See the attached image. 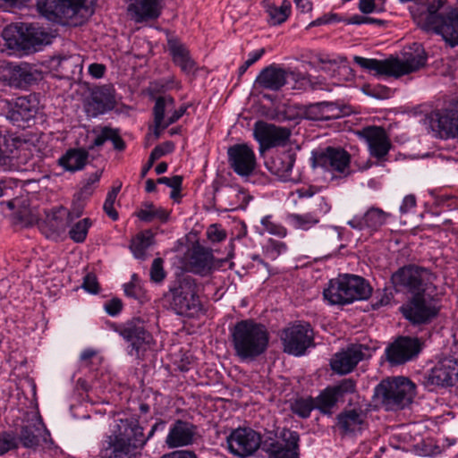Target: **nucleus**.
<instances>
[{"mask_svg":"<svg viewBox=\"0 0 458 458\" xmlns=\"http://www.w3.org/2000/svg\"><path fill=\"white\" fill-rule=\"evenodd\" d=\"M165 422L162 420L157 421L145 437L143 428L138 421L120 420L115 430L108 437L107 446L105 450L106 458H131V451L142 447L148 439L153 437L156 431H163Z\"/></svg>","mask_w":458,"mask_h":458,"instance_id":"nucleus-1","label":"nucleus"},{"mask_svg":"<svg viewBox=\"0 0 458 458\" xmlns=\"http://www.w3.org/2000/svg\"><path fill=\"white\" fill-rule=\"evenodd\" d=\"M232 344L236 356L254 360L266 352L269 342L267 327L253 319L237 322L231 329Z\"/></svg>","mask_w":458,"mask_h":458,"instance_id":"nucleus-2","label":"nucleus"},{"mask_svg":"<svg viewBox=\"0 0 458 458\" xmlns=\"http://www.w3.org/2000/svg\"><path fill=\"white\" fill-rule=\"evenodd\" d=\"M96 2L97 0H38L37 7L51 21L78 26L93 14Z\"/></svg>","mask_w":458,"mask_h":458,"instance_id":"nucleus-3","label":"nucleus"},{"mask_svg":"<svg viewBox=\"0 0 458 458\" xmlns=\"http://www.w3.org/2000/svg\"><path fill=\"white\" fill-rule=\"evenodd\" d=\"M403 55V60L399 58L377 60L355 55L353 61L361 68L369 72H374L375 75L396 78L417 72L426 64L427 54L419 45L416 46L413 51L405 52Z\"/></svg>","mask_w":458,"mask_h":458,"instance_id":"nucleus-4","label":"nucleus"},{"mask_svg":"<svg viewBox=\"0 0 458 458\" xmlns=\"http://www.w3.org/2000/svg\"><path fill=\"white\" fill-rule=\"evenodd\" d=\"M199 292V286L196 279L190 276H182L171 282L165 296L171 309L176 314L194 317L202 310Z\"/></svg>","mask_w":458,"mask_h":458,"instance_id":"nucleus-5","label":"nucleus"},{"mask_svg":"<svg viewBox=\"0 0 458 458\" xmlns=\"http://www.w3.org/2000/svg\"><path fill=\"white\" fill-rule=\"evenodd\" d=\"M416 394V386L403 377L382 380L374 389V400L386 411H399L410 405Z\"/></svg>","mask_w":458,"mask_h":458,"instance_id":"nucleus-6","label":"nucleus"},{"mask_svg":"<svg viewBox=\"0 0 458 458\" xmlns=\"http://www.w3.org/2000/svg\"><path fill=\"white\" fill-rule=\"evenodd\" d=\"M2 37L6 47L13 52L38 51L42 46L51 44L54 38L43 28L26 23L6 26Z\"/></svg>","mask_w":458,"mask_h":458,"instance_id":"nucleus-7","label":"nucleus"},{"mask_svg":"<svg viewBox=\"0 0 458 458\" xmlns=\"http://www.w3.org/2000/svg\"><path fill=\"white\" fill-rule=\"evenodd\" d=\"M371 291L370 285L361 276L345 274L330 280L323 295L330 304L344 305L368 299Z\"/></svg>","mask_w":458,"mask_h":458,"instance_id":"nucleus-8","label":"nucleus"},{"mask_svg":"<svg viewBox=\"0 0 458 458\" xmlns=\"http://www.w3.org/2000/svg\"><path fill=\"white\" fill-rule=\"evenodd\" d=\"M434 274L427 267L414 264L398 268L391 276V283L397 293L411 295L427 293L432 286Z\"/></svg>","mask_w":458,"mask_h":458,"instance_id":"nucleus-9","label":"nucleus"},{"mask_svg":"<svg viewBox=\"0 0 458 458\" xmlns=\"http://www.w3.org/2000/svg\"><path fill=\"white\" fill-rule=\"evenodd\" d=\"M446 0H433L422 13L420 21L427 30H434L442 35L443 38L451 47L458 46V12L451 13L448 16L438 13Z\"/></svg>","mask_w":458,"mask_h":458,"instance_id":"nucleus-10","label":"nucleus"},{"mask_svg":"<svg viewBox=\"0 0 458 458\" xmlns=\"http://www.w3.org/2000/svg\"><path fill=\"white\" fill-rule=\"evenodd\" d=\"M403 317L414 325L427 324L435 318L439 307L437 301L426 293L411 295L407 303L401 307Z\"/></svg>","mask_w":458,"mask_h":458,"instance_id":"nucleus-11","label":"nucleus"},{"mask_svg":"<svg viewBox=\"0 0 458 458\" xmlns=\"http://www.w3.org/2000/svg\"><path fill=\"white\" fill-rule=\"evenodd\" d=\"M281 339L284 352L301 356L313 345V330L309 323L293 324L283 331Z\"/></svg>","mask_w":458,"mask_h":458,"instance_id":"nucleus-12","label":"nucleus"},{"mask_svg":"<svg viewBox=\"0 0 458 458\" xmlns=\"http://www.w3.org/2000/svg\"><path fill=\"white\" fill-rule=\"evenodd\" d=\"M226 442L229 452L239 457L253 454L263 444L260 434L250 428L233 429Z\"/></svg>","mask_w":458,"mask_h":458,"instance_id":"nucleus-13","label":"nucleus"},{"mask_svg":"<svg viewBox=\"0 0 458 458\" xmlns=\"http://www.w3.org/2000/svg\"><path fill=\"white\" fill-rule=\"evenodd\" d=\"M111 327L125 341L131 343V350L136 354L144 344H149L152 335L146 328V322L140 317L132 318L122 324L113 323Z\"/></svg>","mask_w":458,"mask_h":458,"instance_id":"nucleus-14","label":"nucleus"},{"mask_svg":"<svg viewBox=\"0 0 458 458\" xmlns=\"http://www.w3.org/2000/svg\"><path fill=\"white\" fill-rule=\"evenodd\" d=\"M427 121L439 138H458V101L451 108L431 112Z\"/></svg>","mask_w":458,"mask_h":458,"instance_id":"nucleus-15","label":"nucleus"},{"mask_svg":"<svg viewBox=\"0 0 458 458\" xmlns=\"http://www.w3.org/2000/svg\"><path fill=\"white\" fill-rule=\"evenodd\" d=\"M370 356V348L365 344H354L336 352L331 360L330 366L335 373L345 375L352 372L360 361Z\"/></svg>","mask_w":458,"mask_h":458,"instance_id":"nucleus-16","label":"nucleus"},{"mask_svg":"<svg viewBox=\"0 0 458 458\" xmlns=\"http://www.w3.org/2000/svg\"><path fill=\"white\" fill-rule=\"evenodd\" d=\"M115 89L112 85H103L91 89L84 100V110L89 116L97 117L116 106Z\"/></svg>","mask_w":458,"mask_h":458,"instance_id":"nucleus-17","label":"nucleus"},{"mask_svg":"<svg viewBox=\"0 0 458 458\" xmlns=\"http://www.w3.org/2000/svg\"><path fill=\"white\" fill-rule=\"evenodd\" d=\"M425 385L453 386L458 383V359L448 356L441 359L425 376Z\"/></svg>","mask_w":458,"mask_h":458,"instance_id":"nucleus-18","label":"nucleus"},{"mask_svg":"<svg viewBox=\"0 0 458 458\" xmlns=\"http://www.w3.org/2000/svg\"><path fill=\"white\" fill-rule=\"evenodd\" d=\"M300 435L296 431H284L282 442L276 439L265 440L262 450L268 458H300Z\"/></svg>","mask_w":458,"mask_h":458,"instance_id":"nucleus-19","label":"nucleus"},{"mask_svg":"<svg viewBox=\"0 0 458 458\" xmlns=\"http://www.w3.org/2000/svg\"><path fill=\"white\" fill-rule=\"evenodd\" d=\"M422 345L417 337L400 336L386 349V360L392 365L403 364L417 357Z\"/></svg>","mask_w":458,"mask_h":458,"instance_id":"nucleus-20","label":"nucleus"},{"mask_svg":"<svg viewBox=\"0 0 458 458\" xmlns=\"http://www.w3.org/2000/svg\"><path fill=\"white\" fill-rule=\"evenodd\" d=\"M228 162L233 171L242 176L248 177L256 169V155L249 145L234 144L227 149Z\"/></svg>","mask_w":458,"mask_h":458,"instance_id":"nucleus-21","label":"nucleus"},{"mask_svg":"<svg viewBox=\"0 0 458 458\" xmlns=\"http://www.w3.org/2000/svg\"><path fill=\"white\" fill-rule=\"evenodd\" d=\"M316 166L331 173L347 174L350 169L351 155L344 148L327 147L314 157Z\"/></svg>","mask_w":458,"mask_h":458,"instance_id":"nucleus-22","label":"nucleus"},{"mask_svg":"<svg viewBox=\"0 0 458 458\" xmlns=\"http://www.w3.org/2000/svg\"><path fill=\"white\" fill-rule=\"evenodd\" d=\"M359 135L368 144L369 155L378 161H385L392 143L386 130L379 126H368L363 128Z\"/></svg>","mask_w":458,"mask_h":458,"instance_id":"nucleus-23","label":"nucleus"},{"mask_svg":"<svg viewBox=\"0 0 458 458\" xmlns=\"http://www.w3.org/2000/svg\"><path fill=\"white\" fill-rule=\"evenodd\" d=\"M290 135V130L285 127H279L263 121H258L254 124V137L261 148L284 145Z\"/></svg>","mask_w":458,"mask_h":458,"instance_id":"nucleus-24","label":"nucleus"},{"mask_svg":"<svg viewBox=\"0 0 458 458\" xmlns=\"http://www.w3.org/2000/svg\"><path fill=\"white\" fill-rule=\"evenodd\" d=\"M0 80L11 87L23 88L35 81L36 77L28 63H7L0 67Z\"/></svg>","mask_w":458,"mask_h":458,"instance_id":"nucleus-25","label":"nucleus"},{"mask_svg":"<svg viewBox=\"0 0 458 458\" xmlns=\"http://www.w3.org/2000/svg\"><path fill=\"white\" fill-rule=\"evenodd\" d=\"M198 435L197 427L186 420H176L171 426L165 437V445L171 448L191 445Z\"/></svg>","mask_w":458,"mask_h":458,"instance_id":"nucleus-26","label":"nucleus"},{"mask_svg":"<svg viewBox=\"0 0 458 458\" xmlns=\"http://www.w3.org/2000/svg\"><path fill=\"white\" fill-rule=\"evenodd\" d=\"M37 111L34 97H19L9 105L6 117L14 125L25 127V124L35 117Z\"/></svg>","mask_w":458,"mask_h":458,"instance_id":"nucleus-27","label":"nucleus"},{"mask_svg":"<svg viewBox=\"0 0 458 458\" xmlns=\"http://www.w3.org/2000/svg\"><path fill=\"white\" fill-rule=\"evenodd\" d=\"M172 99L170 98H156L155 106L153 108L154 117V135L158 139L161 131L166 129L169 125L176 123L187 111L189 105L183 104L180 106V110L173 115L164 120V112L169 111L172 108Z\"/></svg>","mask_w":458,"mask_h":458,"instance_id":"nucleus-28","label":"nucleus"},{"mask_svg":"<svg viewBox=\"0 0 458 458\" xmlns=\"http://www.w3.org/2000/svg\"><path fill=\"white\" fill-rule=\"evenodd\" d=\"M295 159L296 155L291 150L277 151L266 160L265 165L271 174L287 182L291 180Z\"/></svg>","mask_w":458,"mask_h":458,"instance_id":"nucleus-29","label":"nucleus"},{"mask_svg":"<svg viewBox=\"0 0 458 458\" xmlns=\"http://www.w3.org/2000/svg\"><path fill=\"white\" fill-rule=\"evenodd\" d=\"M337 427L343 435L360 433L367 425V414L361 409L344 410L337 417Z\"/></svg>","mask_w":458,"mask_h":458,"instance_id":"nucleus-30","label":"nucleus"},{"mask_svg":"<svg viewBox=\"0 0 458 458\" xmlns=\"http://www.w3.org/2000/svg\"><path fill=\"white\" fill-rule=\"evenodd\" d=\"M213 254L209 249L199 244L193 245L186 257V265L192 273L205 276L213 266Z\"/></svg>","mask_w":458,"mask_h":458,"instance_id":"nucleus-31","label":"nucleus"},{"mask_svg":"<svg viewBox=\"0 0 458 458\" xmlns=\"http://www.w3.org/2000/svg\"><path fill=\"white\" fill-rule=\"evenodd\" d=\"M17 437L19 445L21 444L24 448L36 451L41 442H47L50 432L40 420L35 424L22 426Z\"/></svg>","mask_w":458,"mask_h":458,"instance_id":"nucleus-32","label":"nucleus"},{"mask_svg":"<svg viewBox=\"0 0 458 458\" xmlns=\"http://www.w3.org/2000/svg\"><path fill=\"white\" fill-rule=\"evenodd\" d=\"M127 11L136 22L156 20L161 14V0H130Z\"/></svg>","mask_w":458,"mask_h":458,"instance_id":"nucleus-33","label":"nucleus"},{"mask_svg":"<svg viewBox=\"0 0 458 458\" xmlns=\"http://www.w3.org/2000/svg\"><path fill=\"white\" fill-rule=\"evenodd\" d=\"M390 215L378 208H370L362 216H354L348 225L357 230L377 231L384 225Z\"/></svg>","mask_w":458,"mask_h":458,"instance_id":"nucleus-34","label":"nucleus"},{"mask_svg":"<svg viewBox=\"0 0 458 458\" xmlns=\"http://www.w3.org/2000/svg\"><path fill=\"white\" fill-rule=\"evenodd\" d=\"M286 80L287 72L276 64H271L260 72L256 83L263 89L277 91L285 85Z\"/></svg>","mask_w":458,"mask_h":458,"instance_id":"nucleus-35","label":"nucleus"},{"mask_svg":"<svg viewBox=\"0 0 458 458\" xmlns=\"http://www.w3.org/2000/svg\"><path fill=\"white\" fill-rule=\"evenodd\" d=\"M262 6L267 14V21L272 26L283 24L292 13V3L290 0H283L279 5L269 0H264Z\"/></svg>","mask_w":458,"mask_h":458,"instance_id":"nucleus-36","label":"nucleus"},{"mask_svg":"<svg viewBox=\"0 0 458 458\" xmlns=\"http://www.w3.org/2000/svg\"><path fill=\"white\" fill-rule=\"evenodd\" d=\"M168 47L174 62L182 71L191 72L194 68V61L191 58L186 47L176 40H169Z\"/></svg>","mask_w":458,"mask_h":458,"instance_id":"nucleus-37","label":"nucleus"},{"mask_svg":"<svg viewBox=\"0 0 458 458\" xmlns=\"http://www.w3.org/2000/svg\"><path fill=\"white\" fill-rule=\"evenodd\" d=\"M88 157L89 153L84 149H69L65 155L59 159V165L67 171L75 172L84 167Z\"/></svg>","mask_w":458,"mask_h":458,"instance_id":"nucleus-38","label":"nucleus"},{"mask_svg":"<svg viewBox=\"0 0 458 458\" xmlns=\"http://www.w3.org/2000/svg\"><path fill=\"white\" fill-rule=\"evenodd\" d=\"M106 140H111L114 149L116 150L122 151L125 148V142L121 138L119 130L109 126H104L101 128L100 133L95 138L93 144L89 148L92 149L95 147H100Z\"/></svg>","mask_w":458,"mask_h":458,"instance_id":"nucleus-39","label":"nucleus"},{"mask_svg":"<svg viewBox=\"0 0 458 458\" xmlns=\"http://www.w3.org/2000/svg\"><path fill=\"white\" fill-rule=\"evenodd\" d=\"M153 233L151 231L148 230L138 233L131 240L130 249L136 259H146V252L148 249L153 244Z\"/></svg>","mask_w":458,"mask_h":458,"instance_id":"nucleus-40","label":"nucleus"},{"mask_svg":"<svg viewBox=\"0 0 458 458\" xmlns=\"http://www.w3.org/2000/svg\"><path fill=\"white\" fill-rule=\"evenodd\" d=\"M285 220L294 229L303 231H308L319 223V218L313 213H289L286 215Z\"/></svg>","mask_w":458,"mask_h":458,"instance_id":"nucleus-41","label":"nucleus"},{"mask_svg":"<svg viewBox=\"0 0 458 458\" xmlns=\"http://www.w3.org/2000/svg\"><path fill=\"white\" fill-rule=\"evenodd\" d=\"M136 215L144 222H152L155 219L165 221L168 217V213L164 208H156L152 203H145Z\"/></svg>","mask_w":458,"mask_h":458,"instance_id":"nucleus-42","label":"nucleus"},{"mask_svg":"<svg viewBox=\"0 0 458 458\" xmlns=\"http://www.w3.org/2000/svg\"><path fill=\"white\" fill-rule=\"evenodd\" d=\"M290 409L293 413L300 418L307 419L310 416L311 411L316 409V402L312 397H300L291 403Z\"/></svg>","mask_w":458,"mask_h":458,"instance_id":"nucleus-43","label":"nucleus"},{"mask_svg":"<svg viewBox=\"0 0 458 458\" xmlns=\"http://www.w3.org/2000/svg\"><path fill=\"white\" fill-rule=\"evenodd\" d=\"M316 409L322 413H330L331 409L337 403L338 398L329 387H327L316 399Z\"/></svg>","mask_w":458,"mask_h":458,"instance_id":"nucleus-44","label":"nucleus"},{"mask_svg":"<svg viewBox=\"0 0 458 458\" xmlns=\"http://www.w3.org/2000/svg\"><path fill=\"white\" fill-rule=\"evenodd\" d=\"M19 448V440L15 432L12 430L0 431V456Z\"/></svg>","mask_w":458,"mask_h":458,"instance_id":"nucleus-45","label":"nucleus"},{"mask_svg":"<svg viewBox=\"0 0 458 458\" xmlns=\"http://www.w3.org/2000/svg\"><path fill=\"white\" fill-rule=\"evenodd\" d=\"M92 223L89 218H83L74 224L69 230L70 238L75 242H83Z\"/></svg>","mask_w":458,"mask_h":458,"instance_id":"nucleus-46","label":"nucleus"},{"mask_svg":"<svg viewBox=\"0 0 458 458\" xmlns=\"http://www.w3.org/2000/svg\"><path fill=\"white\" fill-rule=\"evenodd\" d=\"M260 223L263 230L262 233L267 232L278 237H284L287 234L286 228L276 222L271 215L265 216Z\"/></svg>","mask_w":458,"mask_h":458,"instance_id":"nucleus-47","label":"nucleus"},{"mask_svg":"<svg viewBox=\"0 0 458 458\" xmlns=\"http://www.w3.org/2000/svg\"><path fill=\"white\" fill-rule=\"evenodd\" d=\"M15 148L14 140L0 132V165H4L10 160Z\"/></svg>","mask_w":458,"mask_h":458,"instance_id":"nucleus-48","label":"nucleus"},{"mask_svg":"<svg viewBox=\"0 0 458 458\" xmlns=\"http://www.w3.org/2000/svg\"><path fill=\"white\" fill-rule=\"evenodd\" d=\"M59 65L63 70L70 72L72 75H75L82 71V59L79 55L64 57L60 60Z\"/></svg>","mask_w":458,"mask_h":458,"instance_id":"nucleus-49","label":"nucleus"},{"mask_svg":"<svg viewBox=\"0 0 458 458\" xmlns=\"http://www.w3.org/2000/svg\"><path fill=\"white\" fill-rule=\"evenodd\" d=\"M121 186L114 187L107 192L106 200L104 202L103 209L106 214L114 221L118 219V213L114 208V204L120 191Z\"/></svg>","mask_w":458,"mask_h":458,"instance_id":"nucleus-50","label":"nucleus"},{"mask_svg":"<svg viewBox=\"0 0 458 458\" xmlns=\"http://www.w3.org/2000/svg\"><path fill=\"white\" fill-rule=\"evenodd\" d=\"M338 400L344 395L353 394L356 391V382L352 378H344L337 385L330 386Z\"/></svg>","mask_w":458,"mask_h":458,"instance_id":"nucleus-51","label":"nucleus"},{"mask_svg":"<svg viewBox=\"0 0 458 458\" xmlns=\"http://www.w3.org/2000/svg\"><path fill=\"white\" fill-rule=\"evenodd\" d=\"M319 104L322 108V113L320 114V117H322L323 120L337 119V118L343 116V114H344L343 110L339 106H337L335 103L322 102Z\"/></svg>","mask_w":458,"mask_h":458,"instance_id":"nucleus-52","label":"nucleus"},{"mask_svg":"<svg viewBox=\"0 0 458 458\" xmlns=\"http://www.w3.org/2000/svg\"><path fill=\"white\" fill-rule=\"evenodd\" d=\"M164 260L161 258H157L153 260L149 276L152 282L159 284L164 281L166 273L164 269Z\"/></svg>","mask_w":458,"mask_h":458,"instance_id":"nucleus-53","label":"nucleus"},{"mask_svg":"<svg viewBox=\"0 0 458 458\" xmlns=\"http://www.w3.org/2000/svg\"><path fill=\"white\" fill-rule=\"evenodd\" d=\"M287 246L284 242L277 240L270 239L267 244V253L272 258L276 259L280 254L285 252Z\"/></svg>","mask_w":458,"mask_h":458,"instance_id":"nucleus-54","label":"nucleus"},{"mask_svg":"<svg viewBox=\"0 0 458 458\" xmlns=\"http://www.w3.org/2000/svg\"><path fill=\"white\" fill-rule=\"evenodd\" d=\"M174 149V143L171 141H165L162 144L156 146L152 149L149 156L151 157L152 160H157L160 157H164L165 155L173 152Z\"/></svg>","mask_w":458,"mask_h":458,"instance_id":"nucleus-55","label":"nucleus"},{"mask_svg":"<svg viewBox=\"0 0 458 458\" xmlns=\"http://www.w3.org/2000/svg\"><path fill=\"white\" fill-rule=\"evenodd\" d=\"M208 238L213 242H220L226 238V233L217 225H211L207 231Z\"/></svg>","mask_w":458,"mask_h":458,"instance_id":"nucleus-56","label":"nucleus"},{"mask_svg":"<svg viewBox=\"0 0 458 458\" xmlns=\"http://www.w3.org/2000/svg\"><path fill=\"white\" fill-rule=\"evenodd\" d=\"M104 308L108 315L114 317L122 311L123 302L120 299L114 298L106 302Z\"/></svg>","mask_w":458,"mask_h":458,"instance_id":"nucleus-57","label":"nucleus"},{"mask_svg":"<svg viewBox=\"0 0 458 458\" xmlns=\"http://www.w3.org/2000/svg\"><path fill=\"white\" fill-rule=\"evenodd\" d=\"M82 287L90 293H98L99 287L97 277L92 274H88L84 277Z\"/></svg>","mask_w":458,"mask_h":458,"instance_id":"nucleus-58","label":"nucleus"},{"mask_svg":"<svg viewBox=\"0 0 458 458\" xmlns=\"http://www.w3.org/2000/svg\"><path fill=\"white\" fill-rule=\"evenodd\" d=\"M157 182L160 184H165L172 189L182 188V177L180 175H174L171 178L160 177L157 179Z\"/></svg>","mask_w":458,"mask_h":458,"instance_id":"nucleus-59","label":"nucleus"},{"mask_svg":"<svg viewBox=\"0 0 458 458\" xmlns=\"http://www.w3.org/2000/svg\"><path fill=\"white\" fill-rule=\"evenodd\" d=\"M124 293L127 296L134 299H140L143 295L140 286L133 282L124 285Z\"/></svg>","mask_w":458,"mask_h":458,"instance_id":"nucleus-60","label":"nucleus"},{"mask_svg":"<svg viewBox=\"0 0 458 458\" xmlns=\"http://www.w3.org/2000/svg\"><path fill=\"white\" fill-rule=\"evenodd\" d=\"M321 113H322V108L320 106V104L318 103V104L311 105L308 107V109L306 111V115H307V118H309L310 120L318 121V120H323V118L320 117Z\"/></svg>","mask_w":458,"mask_h":458,"instance_id":"nucleus-61","label":"nucleus"},{"mask_svg":"<svg viewBox=\"0 0 458 458\" xmlns=\"http://www.w3.org/2000/svg\"><path fill=\"white\" fill-rule=\"evenodd\" d=\"M161 458H197L196 454L192 451L189 450H179L173 451L169 454H165Z\"/></svg>","mask_w":458,"mask_h":458,"instance_id":"nucleus-62","label":"nucleus"},{"mask_svg":"<svg viewBox=\"0 0 458 458\" xmlns=\"http://www.w3.org/2000/svg\"><path fill=\"white\" fill-rule=\"evenodd\" d=\"M416 206V198L414 195L410 194L404 197L403 203L400 207V211L403 214L409 212Z\"/></svg>","mask_w":458,"mask_h":458,"instance_id":"nucleus-63","label":"nucleus"},{"mask_svg":"<svg viewBox=\"0 0 458 458\" xmlns=\"http://www.w3.org/2000/svg\"><path fill=\"white\" fill-rule=\"evenodd\" d=\"M376 9L375 0H360L359 10L364 14L371 13Z\"/></svg>","mask_w":458,"mask_h":458,"instance_id":"nucleus-64","label":"nucleus"}]
</instances>
